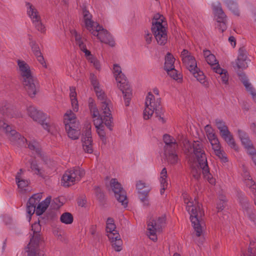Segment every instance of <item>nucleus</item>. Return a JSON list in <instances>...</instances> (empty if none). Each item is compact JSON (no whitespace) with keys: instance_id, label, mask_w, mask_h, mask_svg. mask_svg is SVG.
I'll list each match as a JSON object with an SVG mask.
<instances>
[{"instance_id":"f257e3e1","label":"nucleus","mask_w":256,"mask_h":256,"mask_svg":"<svg viewBox=\"0 0 256 256\" xmlns=\"http://www.w3.org/2000/svg\"><path fill=\"white\" fill-rule=\"evenodd\" d=\"M184 202L187 204L186 209L190 214V221L196 236L200 237L202 235L204 228L202 218L204 216V212L202 208V204L196 199L194 202L185 199Z\"/></svg>"},{"instance_id":"f03ea898","label":"nucleus","mask_w":256,"mask_h":256,"mask_svg":"<svg viewBox=\"0 0 256 256\" xmlns=\"http://www.w3.org/2000/svg\"><path fill=\"white\" fill-rule=\"evenodd\" d=\"M31 227L32 234H30L32 237L26 248L25 252L27 256H44V252L40 248V246L44 242V238L40 234L41 225L39 222H35Z\"/></svg>"},{"instance_id":"7ed1b4c3","label":"nucleus","mask_w":256,"mask_h":256,"mask_svg":"<svg viewBox=\"0 0 256 256\" xmlns=\"http://www.w3.org/2000/svg\"><path fill=\"white\" fill-rule=\"evenodd\" d=\"M18 64L24 88L28 94L31 98H34L38 90L37 82L32 75L29 66L24 61L18 60Z\"/></svg>"},{"instance_id":"20e7f679","label":"nucleus","mask_w":256,"mask_h":256,"mask_svg":"<svg viewBox=\"0 0 256 256\" xmlns=\"http://www.w3.org/2000/svg\"><path fill=\"white\" fill-rule=\"evenodd\" d=\"M182 63L188 70L192 73L197 80L205 86H208V82L205 80L206 76L198 68L195 58L187 50L184 49L180 54Z\"/></svg>"},{"instance_id":"39448f33","label":"nucleus","mask_w":256,"mask_h":256,"mask_svg":"<svg viewBox=\"0 0 256 256\" xmlns=\"http://www.w3.org/2000/svg\"><path fill=\"white\" fill-rule=\"evenodd\" d=\"M164 17L158 13L153 18L152 25L151 28L158 44L164 45L168 40L167 33L164 26L162 25Z\"/></svg>"},{"instance_id":"423d86ee","label":"nucleus","mask_w":256,"mask_h":256,"mask_svg":"<svg viewBox=\"0 0 256 256\" xmlns=\"http://www.w3.org/2000/svg\"><path fill=\"white\" fill-rule=\"evenodd\" d=\"M185 152L193 154L196 156L199 165L202 163L207 162L206 154L204 150V146L202 142L196 140L190 142L185 140L184 144Z\"/></svg>"},{"instance_id":"0eeeda50","label":"nucleus","mask_w":256,"mask_h":256,"mask_svg":"<svg viewBox=\"0 0 256 256\" xmlns=\"http://www.w3.org/2000/svg\"><path fill=\"white\" fill-rule=\"evenodd\" d=\"M94 92L98 99L102 101L101 110L102 111L103 114H104V120L106 126L110 130H112L113 126L112 124V118L110 108V102L107 100L104 92L100 88H98V90H94Z\"/></svg>"},{"instance_id":"6e6552de","label":"nucleus","mask_w":256,"mask_h":256,"mask_svg":"<svg viewBox=\"0 0 256 256\" xmlns=\"http://www.w3.org/2000/svg\"><path fill=\"white\" fill-rule=\"evenodd\" d=\"M64 123L69 138L72 140L78 139L80 132L79 124L76 120L75 114L71 111L66 113L64 116Z\"/></svg>"},{"instance_id":"1a4fd4ad","label":"nucleus","mask_w":256,"mask_h":256,"mask_svg":"<svg viewBox=\"0 0 256 256\" xmlns=\"http://www.w3.org/2000/svg\"><path fill=\"white\" fill-rule=\"evenodd\" d=\"M166 217L165 215L159 216L156 219L150 218L148 222V235L153 241L157 240V232H160L165 226Z\"/></svg>"},{"instance_id":"9d476101","label":"nucleus","mask_w":256,"mask_h":256,"mask_svg":"<svg viewBox=\"0 0 256 256\" xmlns=\"http://www.w3.org/2000/svg\"><path fill=\"white\" fill-rule=\"evenodd\" d=\"M84 174V170L75 167L65 172L62 178V183L64 186H70L74 184L76 182L79 181Z\"/></svg>"},{"instance_id":"9b49d317","label":"nucleus","mask_w":256,"mask_h":256,"mask_svg":"<svg viewBox=\"0 0 256 256\" xmlns=\"http://www.w3.org/2000/svg\"><path fill=\"white\" fill-rule=\"evenodd\" d=\"M215 123L217 128L220 130L222 138L224 140L228 146L234 150H237L238 146L225 122L222 120L216 118L215 120Z\"/></svg>"},{"instance_id":"f8f14e48","label":"nucleus","mask_w":256,"mask_h":256,"mask_svg":"<svg viewBox=\"0 0 256 256\" xmlns=\"http://www.w3.org/2000/svg\"><path fill=\"white\" fill-rule=\"evenodd\" d=\"M111 188L114 194V196L118 201L122 204L124 208L126 207L128 204V200L126 196V193L125 190L116 178H112L110 182Z\"/></svg>"},{"instance_id":"ddd939ff","label":"nucleus","mask_w":256,"mask_h":256,"mask_svg":"<svg viewBox=\"0 0 256 256\" xmlns=\"http://www.w3.org/2000/svg\"><path fill=\"white\" fill-rule=\"evenodd\" d=\"M28 112L34 120L40 124L44 128L49 132L50 124L46 122V116L42 112L38 110L33 106H30L28 108Z\"/></svg>"},{"instance_id":"4468645a","label":"nucleus","mask_w":256,"mask_h":256,"mask_svg":"<svg viewBox=\"0 0 256 256\" xmlns=\"http://www.w3.org/2000/svg\"><path fill=\"white\" fill-rule=\"evenodd\" d=\"M82 142L84 151L88 154H92L93 152L92 140L91 124L90 123L85 124V130L82 136Z\"/></svg>"},{"instance_id":"2eb2a0df","label":"nucleus","mask_w":256,"mask_h":256,"mask_svg":"<svg viewBox=\"0 0 256 256\" xmlns=\"http://www.w3.org/2000/svg\"><path fill=\"white\" fill-rule=\"evenodd\" d=\"M120 80H116L118 82L119 88L124 94L125 105L128 106H129L130 102L131 100L132 95V90L126 76L125 78H123V76H121L120 78Z\"/></svg>"},{"instance_id":"dca6fc26","label":"nucleus","mask_w":256,"mask_h":256,"mask_svg":"<svg viewBox=\"0 0 256 256\" xmlns=\"http://www.w3.org/2000/svg\"><path fill=\"white\" fill-rule=\"evenodd\" d=\"M1 129L4 130L6 132L9 134L11 141L17 142L20 146H24L27 142L26 138L17 132L16 130H12L11 126L6 122L4 126H2Z\"/></svg>"},{"instance_id":"f3484780","label":"nucleus","mask_w":256,"mask_h":256,"mask_svg":"<svg viewBox=\"0 0 256 256\" xmlns=\"http://www.w3.org/2000/svg\"><path fill=\"white\" fill-rule=\"evenodd\" d=\"M136 188L138 190L140 200L144 202V205H148V197L151 190L149 185L142 180H139L136 182Z\"/></svg>"},{"instance_id":"a211bd4d","label":"nucleus","mask_w":256,"mask_h":256,"mask_svg":"<svg viewBox=\"0 0 256 256\" xmlns=\"http://www.w3.org/2000/svg\"><path fill=\"white\" fill-rule=\"evenodd\" d=\"M238 198L240 203L242 206L244 212L247 215L250 220L253 222L256 226V216L252 212L247 198L244 194H240L238 196Z\"/></svg>"},{"instance_id":"6ab92c4d","label":"nucleus","mask_w":256,"mask_h":256,"mask_svg":"<svg viewBox=\"0 0 256 256\" xmlns=\"http://www.w3.org/2000/svg\"><path fill=\"white\" fill-rule=\"evenodd\" d=\"M154 96L150 92H148L146 98L145 105L146 108L144 111V118L145 120H148L154 114V110H152L156 106V103L153 102Z\"/></svg>"},{"instance_id":"aec40b11","label":"nucleus","mask_w":256,"mask_h":256,"mask_svg":"<svg viewBox=\"0 0 256 256\" xmlns=\"http://www.w3.org/2000/svg\"><path fill=\"white\" fill-rule=\"evenodd\" d=\"M239 79L242 82L246 90L250 92L252 96L253 100L256 102V92L255 89L252 87L251 84L248 82L245 74L241 72H238Z\"/></svg>"},{"instance_id":"412c9836","label":"nucleus","mask_w":256,"mask_h":256,"mask_svg":"<svg viewBox=\"0 0 256 256\" xmlns=\"http://www.w3.org/2000/svg\"><path fill=\"white\" fill-rule=\"evenodd\" d=\"M247 58V52L244 47L238 50V56L236 62V66L238 69H244L248 67L246 62Z\"/></svg>"},{"instance_id":"4be33fe9","label":"nucleus","mask_w":256,"mask_h":256,"mask_svg":"<svg viewBox=\"0 0 256 256\" xmlns=\"http://www.w3.org/2000/svg\"><path fill=\"white\" fill-rule=\"evenodd\" d=\"M110 240H111L112 248L116 252H120L122 250V242L118 233L115 234H107Z\"/></svg>"},{"instance_id":"5701e85b","label":"nucleus","mask_w":256,"mask_h":256,"mask_svg":"<svg viewBox=\"0 0 256 256\" xmlns=\"http://www.w3.org/2000/svg\"><path fill=\"white\" fill-rule=\"evenodd\" d=\"M210 143L216 154L224 162H227V158L224 156L223 152L220 150V145L218 137L210 141Z\"/></svg>"},{"instance_id":"b1692460","label":"nucleus","mask_w":256,"mask_h":256,"mask_svg":"<svg viewBox=\"0 0 256 256\" xmlns=\"http://www.w3.org/2000/svg\"><path fill=\"white\" fill-rule=\"evenodd\" d=\"M212 9L215 16L216 17L217 22L226 20V16L222 9L220 2H217L216 4H213Z\"/></svg>"},{"instance_id":"393cba45","label":"nucleus","mask_w":256,"mask_h":256,"mask_svg":"<svg viewBox=\"0 0 256 256\" xmlns=\"http://www.w3.org/2000/svg\"><path fill=\"white\" fill-rule=\"evenodd\" d=\"M0 112L4 116L8 118H14L16 116V114L13 109L11 108L10 104L7 102H3L0 105Z\"/></svg>"},{"instance_id":"a878e982","label":"nucleus","mask_w":256,"mask_h":256,"mask_svg":"<svg viewBox=\"0 0 256 256\" xmlns=\"http://www.w3.org/2000/svg\"><path fill=\"white\" fill-rule=\"evenodd\" d=\"M200 166L202 169V173L205 179H206L210 184H214L216 182L215 179L212 175L210 172V168L208 166V162L200 164Z\"/></svg>"},{"instance_id":"bb28decb","label":"nucleus","mask_w":256,"mask_h":256,"mask_svg":"<svg viewBox=\"0 0 256 256\" xmlns=\"http://www.w3.org/2000/svg\"><path fill=\"white\" fill-rule=\"evenodd\" d=\"M102 42L109 44L111 46H115V42L111 34L107 30H102L100 33L98 38Z\"/></svg>"},{"instance_id":"cd10ccee","label":"nucleus","mask_w":256,"mask_h":256,"mask_svg":"<svg viewBox=\"0 0 256 256\" xmlns=\"http://www.w3.org/2000/svg\"><path fill=\"white\" fill-rule=\"evenodd\" d=\"M176 150H173L164 152L166 159L169 164H176L178 162V158Z\"/></svg>"},{"instance_id":"c85d7f7f","label":"nucleus","mask_w":256,"mask_h":256,"mask_svg":"<svg viewBox=\"0 0 256 256\" xmlns=\"http://www.w3.org/2000/svg\"><path fill=\"white\" fill-rule=\"evenodd\" d=\"M51 200V197H47L44 200L39 203L36 208V214L38 216L42 214L46 210Z\"/></svg>"},{"instance_id":"c756f323","label":"nucleus","mask_w":256,"mask_h":256,"mask_svg":"<svg viewBox=\"0 0 256 256\" xmlns=\"http://www.w3.org/2000/svg\"><path fill=\"white\" fill-rule=\"evenodd\" d=\"M82 13L84 14V18L87 29L91 28L94 26V22L92 20V15L86 9V7L82 8Z\"/></svg>"},{"instance_id":"7c9ffc66","label":"nucleus","mask_w":256,"mask_h":256,"mask_svg":"<svg viewBox=\"0 0 256 256\" xmlns=\"http://www.w3.org/2000/svg\"><path fill=\"white\" fill-rule=\"evenodd\" d=\"M160 100L158 99L156 102V106L153 108L152 110H154V112L155 111L156 116L160 120H162V123L165 122V120L163 117L164 110L160 104Z\"/></svg>"},{"instance_id":"2f4dec72","label":"nucleus","mask_w":256,"mask_h":256,"mask_svg":"<svg viewBox=\"0 0 256 256\" xmlns=\"http://www.w3.org/2000/svg\"><path fill=\"white\" fill-rule=\"evenodd\" d=\"M240 256H256V244L255 242L250 240L248 250L242 252Z\"/></svg>"},{"instance_id":"473e14b6","label":"nucleus","mask_w":256,"mask_h":256,"mask_svg":"<svg viewBox=\"0 0 256 256\" xmlns=\"http://www.w3.org/2000/svg\"><path fill=\"white\" fill-rule=\"evenodd\" d=\"M174 61L175 58L170 53L168 52L165 57L164 70H172V68H174Z\"/></svg>"},{"instance_id":"72a5a7b5","label":"nucleus","mask_w":256,"mask_h":256,"mask_svg":"<svg viewBox=\"0 0 256 256\" xmlns=\"http://www.w3.org/2000/svg\"><path fill=\"white\" fill-rule=\"evenodd\" d=\"M238 134L242 143L244 146V148L248 146L249 147V146L252 144L248 134H246L244 132L240 130H238Z\"/></svg>"},{"instance_id":"f704fd0d","label":"nucleus","mask_w":256,"mask_h":256,"mask_svg":"<svg viewBox=\"0 0 256 256\" xmlns=\"http://www.w3.org/2000/svg\"><path fill=\"white\" fill-rule=\"evenodd\" d=\"M98 124H96L94 120V124L96 128L97 132L100 138L106 136V132L104 130V126L102 123L105 124L104 118L100 117V120H98ZM106 125V124H104Z\"/></svg>"},{"instance_id":"c9c22d12","label":"nucleus","mask_w":256,"mask_h":256,"mask_svg":"<svg viewBox=\"0 0 256 256\" xmlns=\"http://www.w3.org/2000/svg\"><path fill=\"white\" fill-rule=\"evenodd\" d=\"M224 2L228 8L235 15L238 16L240 14L239 10L238 9L237 4L234 0H224Z\"/></svg>"},{"instance_id":"e433bc0d","label":"nucleus","mask_w":256,"mask_h":256,"mask_svg":"<svg viewBox=\"0 0 256 256\" xmlns=\"http://www.w3.org/2000/svg\"><path fill=\"white\" fill-rule=\"evenodd\" d=\"M16 182L18 188L26 190V188L30 184V181L20 178V173L18 172L16 176Z\"/></svg>"},{"instance_id":"4c0bfd02","label":"nucleus","mask_w":256,"mask_h":256,"mask_svg":"<svg viewBox=\"0 0 256 256\" xmlns=\"http://www.w3.org/2000/svg\"><path fill=\"white\" fill-rule=\"evenodd\" d=\"M88 106L90 110V112L93 118L98 117L97 120H100L98 118L100 117L99 112L94 102V100L92 98H90L88 100Z\"/></svg>"},{"instance_id":"58836bf2","label":"nucleus","mask_w":256,"mask_h":256,"mask_svg":"<svg viewBox=\"0 0 256 256\" xmlns=\"http://www.w3.org/2000/svg\"><path fill=\"white\" fill-rule=\"evenodd\" d=\"M73 220L74 218L72 214L68 212L62 214L60 218V222L67 224H71L73 222Z\"/></svg>"},{"instance_id":"ea45409f","label":"nucleus","mask_w":256,"mask_h":256,"mask_svg":"<svg viewBox=\"0 0 256 256\" xmlns=\"http://www.w3.org/2000/svg\"><path fill=\"white\" fill-rule=\"evenodd\" d=\"M168 75H169L171 78L173 79L178 81L181 82L182 80V76L180 74H178V72L174 68H172V70H166Z\"/></svg>"},{"instance_id":"a19ab883","label":"nucleus","mask_w":256,"mask_h":256,"mask_svg":"<svg viewBox=\"0 0 256 256\" xmlns=\"http://www.w3.org/2000/svg\"><path fill=\"white\" fill-rule=\"evenodd\" d=\"M201 171L202 169L199 164L197 166H193L191 170L192 177L196 180H198L200 178Z\"/></svg>"},{"instance_id":"79ce46f5","label":"nucleus","mask_w":256,"mask_h":256,"mask_svg":"<svg viewBox=\"0 0 256 256\" xmlns=\"http://www.w3.org/2000/svg\"><path fill=\"white\" fill-rule=\"evenodd\" d=\"M165 145L164 148V152L170 151L173 150H178V144L176 140L168 142V144H164Z\"/></svg>"},{"instance_id":"37998d69","label":"nucleus","mask_w":256,"mask_h":256,"mask_svg":"<svg viewBox=\"0 0 256 256\" xmlns=\"http://www.w3.org/2000/svg\"><path fill=\"white\" fill-rule=\"evenodd\" d=\"M114 72L116 77V80H120V78L123 76L125 78V75L122 73L120 67L117 64L114 65Z\"/></svg>"},{"instance_id":"c03bdc74","label":"nucleus","mask_w":256,"mask_h":256,"mask_svg":"<svg viewBox=\"0 0 256 256\" xmlns=\"http://www.w3.org/2000/svg\"><path fill=\"white\" fill-rule=\"evenodd\" d=\"M32 24L36 30L38 32L41 33H44L46 32V29L44 24L42 22L41 18L38 20H35L34 22H32Z\"/></svg>"},{"instance_id":"a18cd8bd","label":"nucleus","mask_w":256,"mask_h":256,"mask_svg":"<svg viewBox=\"0 0 256 256\" xmlns=\"http://www.w3.org/2000/svg\"><path fill=\"white\" fill-rule=\"evenodd\" d=\"M244 178L246 186L249 187L250 189L252 188V187L256 185L255 182L252 180L251 176H249V174L246 172L244 173Z\"/></svg>"},{"instance_id":"49530a36","label":"nucleus","mask_w":256,"mask_h":256,"mask_svg":"<svg viewBox=\"0 0 256 256\" xmlns=\"http://www.w3.org/2000/svg\"><path fill=\"white\" fill-rule=\"evenodd\" d=\"M26 6L27 8L26 12L28 16L38 12L37 9L29 2H26Z\"/></svg>"},{"instance_id":"de8ad7c7","label":"nucleus","mask_w":256,"mask_h":256,"mask_svg":"<svg viewBox=\"0 0 256 256\" xmlns=\"http://www.w3.org/2000/svg\"><path fill=\"white\" fill-rule=\"evenodd\" d=\"M90 80L92 85L93 86L94 90H98L100 88V84L97 80L96 76L93 74H91L90 75Z\"/></svg>"},{"instance_id":"09e8293b","label":"nucleus","mask_w":256,"mask_h":256,"mask_svg":"<svg viewBox=\"0 0 256 256\" xmlns=\"http://www.w3.org/2000/svg\"><path fill=\"white\" fill-rule=\"evenodd\" d=\"M29 44L34 56L38 55V54L41 53L40 47L36 42H29Z\"/></svg>"},{"instance_id":"8fccbe9b","label":"nucleus","mask_w":256,"mask_h":256,"mask_svg":"<svg viewBox=\"0 0 256 256\" xmlns=\"http://www.w3.org/2000/svg\"><path fill=\"white\" fill-rule=\"evenodd\" d=\"M116 228V226L114 223L106 224V232L108 234H112L114 235L116 233H118Z\"/></svg>"},{"instance_id":"3c124183","label":"nucleus","mask_w":256,"mask_h":256,"mask_svg":"<svg viewBox=\"0 0 256 256\" xmlns=\"http://www.w3.org/2000/svg\"><path fill=\"white\" fill-rule=\"evenodd\" d=\"M94 192L98 199L100 202H102L104 199V195L101 189L98 186L94 187Z\"/></svg>"},{"instance_id":"603ef678","label":"nucleus","mask_w":256,"mask_h":256,"mask_svg":"<svg viewBox=\"0 0 256 256\" xmlns=\"http://www.w3.org/2000/svg\"><path fill=\"white\" fill-rule=\"evenodd\" d=\"M208 128H210V126L209 124H208L205 126V130H206V136H207L210 142L212 140L216 138L217 136L216 134L213 132H209L208 130Z\"/></svg>"},{"instance_id":"864d4df0","label":"nucleus","mask_w":256,"mask_h":256,"mask_svg":"<svg viewBox=\"0 0 256 256\" xmlns=\"http://www.w3.org/2000/svg\"><path fill=\"white\" fill-rule=\"evenodd\" d=\"M38 146V144L35 142H30L28 144V148L30 150H34L38 154H40L41 150Z\"/></svg>"},{"instance_id":"5fc2aeb1","label":"nucleus","mask_w":256,"mask_h":256,"mask_svg":"<svg viewBox=\"0 0 256 256\" xmlns=\"http://www.w3.org/2000/svg\"><path fill=\"white\" fill-rule=\"evenodd\" d=\"M29 162L30 164V168L32 170L35 172V173L37 174H40V169L39 168L37 163L36 161L30 160Z\"/></svg>"},{"instance_id":"6e6d98bb","label":"nucleus","mask_w":256,"mask_h":256,"mask_svg":"<svg viewBox=\"0 0 256 256\" xmlns=\"http://www.w3.org/2000/svg\"><path fill=\"white\" fill-rule=\"evenodd\" d=\"M206 60L211 66H214L218 64L215 56L212 54L206 58Z\"/></svg>"},{"instance_id":"4d7b16f0","label":"nucleus","mask_w":256,"mask_h":256,"mask_svg":"<svg viewBox=\"0 0 256 256\" xmlns=\"http://www.w3.org/2000/svg\"><path fill=\"white\" fill-rule=\"evenodd\" d=\"M226 20H223V22H217L216 26L222 32H223L224 30L226 28Z\"/></svg>"},{"instance_id":"13d9d810","label":"nucleus","mask_w":256,"mask_h":256,"mask_svg":"<svg viewBox=\"0 0 256 256\" xmlns=\"http://www.w3.org/2000/svg\"><path fill=\"white\" fill-rule=\"evenodd\" d=\"M36 207L35 206L28 204H26V212L30 216L32 215L35 212H36Z\"/></svg>"},{"instance_id":"bf43d9fd","label":"nucleus","mask_w":256,"mask_h":256,"mask_svg":"<svg viewBox=\"0 0 256 256\" xmlns=\"http://www.w3.org/2000/svg\"><path fill=\"white\" fill-rule=\"evenodd\" d=\"M89 60H90L91 63L93 64L94 66V68L98 70H99L100 68V62L96 58L94 57L89 58Z\"/></svg>"},{"instance_id":"052dcab7","label":"nucleus","mask_w":256,"mask_h":256,"mask_svg":"<svg viewBox=\"0 0 256 256\" xmlns=\"http://www.w3.org/2000/svg\"><path fill=\"white\" fill-rule=\"evenodd\" d=\"M38 60L39 62L42 64L44 68H46L47 66L45 62L44 58L43 56L42 55V52L38 54V55L35 56Z\"/></svg>"},{"instance_id":"680f3d73","label":"nucleus","mask_w":256,"mask_h":256,"mask_svg":"<svg viewBox=\"0 0 256 256\" xmlns=\"http://www.w3.org/2000/svg\"><path fill=\"white\" fill-rule=\"evenodd\" d=\"M176 140L172 136L168 134H164L163 136V140L164 144H168V142L171 141L174 142Z\"/></svg>"},{"instance_id":"e2e57ef3","label":"nucleus","mask_w":256,"mask_h":256,"mask_svg":"<svg viewBox=\"0 0 256 256\" xmlns=\"http://www.w3.org/2000/svg\"><path fill=\"white\" fill-rule=\"evenodd\" d=\"M226 204V202L223 200H220V202L217 204V207L218 211L222 210L225 207Z\"/></svg>"},{"instance_id":"0e129e2a","label":"nucleus","mask_w":256,"mask_h":256,"mask_svg":"<svg viewBox=\"0 0 256 256\" xmlns=\"http://www.w3.org/2000/svg\"><path fill=\"white\" fill-rule=\"evenodd\" d=\"M58 202H60L58 198L54 199L51 204L50 206L54 209L58 208L62 204H58Z\"/></svg>"},{"instance_id":"69168bd1","label":"nucleus","mask_w":256,"mask_h":256,"mask_svg":"<svg viewBox=\"0 0 256 256\" xmlns=\"http://www.w3.org/2000/svg\"><path fill=\"white\" fill-rule=\"evenodd\" d=\"M248 150V153L252 156L254 154H256V151L254 148L252 144H250L249 147L245 148Z\"/></svg>"},{"instance_id":"338daca9","label":"nucleus","mask_w":256,"mask_h":256,"mask_svg":"<svg viewBox=\"0 0 256 256\" xmlns=\"http://www.w3.org/2000/svg\"><path fill=\"white\" fill-rule=\"evenodd\" d=\"M216 67H214L213 69L214 71L218 74H219L220 76L221 74H223L226 72V70L224 69H222L220 67L218 64H216Z\"/></svg>"},{"instance_id":"774afa93","label":"nucleus","mask_w":256,"mask_h":256,"mask_svg":"<svg viewBox=\"0 0 256 256\" xmlns=\"http://www.w3.org/2000/svg\"><path fill=\"white\" fill-rule=\"evenodd\" d=\"M29 17L31 19L32 22H34L35 20H38L41 18L38 12H36L34 14H32V16H29Z\"/></svg>"}]
</instances>
